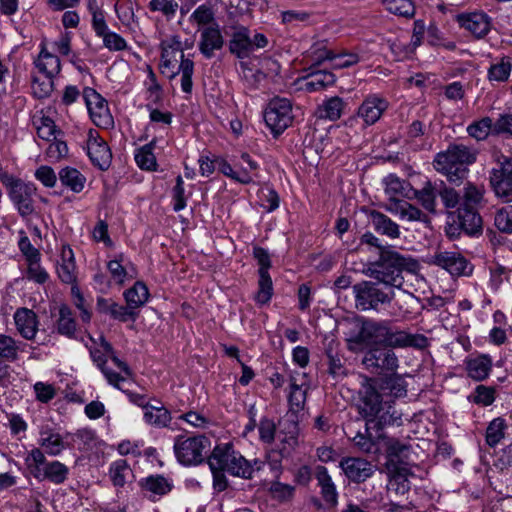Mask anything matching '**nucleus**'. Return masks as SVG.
<instances>
[{"mask_svg": "<svg viewBox=\"0 0 512 512\" xmlns=\"http://www.w3.org/2000/svg\"><path fill=\"white\" fill-rule=\"evenodd\" d=\"M342 330L347 348L352 352H361L383 344L394 347L395 331L390 321L374 320L365 317L344 319L338 324Z\"/></svg>", "mask_w": 512, "mask_h": 512, "instance_id": "1", "label": "nucleus"}, {"mask_svg": "<svg viewBox=\"0 0 512 512\" xmlns=\"http://www.w3.org/2000/svg\"><path fill=\"white\" fill-rule=\"evenodd\" d=\"M420 268L418 261L397 251L395 247L383 249L378 259L369 263L366 275L385 285L400 289L404 283L403 273L416 274Z\"/></svg>", "mask_w": 512, "mask_h": 512, "instance_id": "2", "label": "nucleus"}, {"mask_svg": "<svg viewBox=\"0 0 512 512\" xmlns=\"http://www.w3.org/2000/svg\"><path fill=\"white\" fill-rule=\"evenodd\" d=\"M161 48V73L170 79L180 74L181 89L184 93L190 94L193 87L194 63L185 58L180 37L171 36L163 40Z\"/></svg>", "mask_w": 512, "mask_h": 512, "instance_id": "3", "label": "nucleus"}, {"mask_svg": "<svg viewBox=\"0 0 512 512\" xmlns=\"http://www.w3.org/2000/svg\"><path fill=\"white\" fill-rule=\"evenodd\" d=\"M208 463L211 470H223L242 479H252L254 473L262 470L265 465L259 459L247 460L231 443L217 445L209 456Z\"/></svg>", "mask_w": 512, "mask_h": 512, "instance_id": "4", "label": "nucleus"}, {"mask_svg": "<svg viewBox=\"0 0 512 512\" xmlns=\"http://www.w3.org/2000/svg\"><path fill=\"white\" fill-rule=\"evenodd\" d=\"M208 463L211 470H223L242 479H252L254 473L262 470L265 465L259 459L247 460L231 443L217 445L209 456Z\"/></svg>", "mask_w": 512, "mask_h": 512, "instance_id": "5", "label": "nucleus"}, {"mask_svg": "<svg viewBox=\"0 0 512 512\" xmlns=\"http://www.w3.org/2000/svg\"><path fill=\"white\" fill-rule=\"evenodd\" d=\"M475 161L476 152L473 149L463 144H451L446 151L436 155L433 165L450 183L459 185L467 177L468 165Z\"/></svg>", "mask_w": 512, "mask_h": 512, "instance_id": "6", "label": "nucleus"}, {"mask_svg": "<svg viewBox=\"0 0 512 512\" xmlns=\"http://www.w3.org/2000/svg\"><path fill=\"white\" fill-rule=\"evenodd\" d=\"M25 464L30 474L38 481H48L55 485L63 484L69 477L70 469L59 460H48L40 448H32Z\"/></svg>", "mask_w": 512, "mask_h": 512, "instance_id": "7", "label": "nucleus"}, {"mask_svg": "<svg viewBox=\"0 0 512 512\" xmlns=\"http://www.w3.org/2000/svg\"><path fill=\"white\" fill-rule=\"evenodd\" d=\"M298 440V424L294 419H282L279 422V432L277 434V442L267 452V463L278 477L282 469V461L287 458L294 447L297 445Z\"/></svg>", "mask_w": 512, "mask_h": 512, "instance_id": "8", "label": "nucleus"}, {"mask_svg": "<svg viewBox=\"0 0 512 512\" xmlns=\"http://www.w3.org/2000/svg\"><path fill=\"white\" fill-rule=\"evenodd\" d=\"M409 448L410 446L398 440H391L387 448L386 469L390 483L397 484L396 491L402 494L409 491L408 477L413 475L406 461Z\"/></svg>", "mask_w": 512, "mask_h": 512, "instance_id": "9", "label": "nucleus"}, {"mask_svg": "<svg viewBox=\"0 0 512 512\" xmlns=\"http://www.w3.org/2000/svg\"><path fill=\"white\" fill-rule=\"evenodd\" d=\"M0 181L5 186L10 201L21 217L25 218L34 213V196L37 188L33 183L25 182L7 172L0 173Z\"/></svg>", "mask_w": 512, "mask_h": 512, "instance_id": "10", "label": "nucleus"}, {"mask_svg": "<svg viewBox=\"0 0 512 512\" xmlns=\"http://www.w3.org/2000/svg\"><path fill=\"white\" fill-rule=\"evenodd\" d=\"M356 307L359 310H377L379 305L388 304L394 297V290L379 280L362 281L353 286Z\"/></svg>", "mask_w": 512, "mask_h": 512, "instance_id": "11", "label": "nucleus"}, {"mask_svg": "<svg viewBox=\"0 0 512 512\" xmlns=\"http://www.w3.org/2000/svg\"><path fill=\"white\" fill-rule=\"evenodd\" d=\"M210 446L209 438L204 435H179L175 438L173 449L179 463L192 466L200 464L205 459Z\"/></svg>", "mask_w": 512, "mask_h": 512, "instance_id": "12", "label": "nucleus"}, {"mask_svg": "<svg viewBox=\"0 0 512 512\" xmlns=\"http://www.w3.org/2000/svg\"><path fill=\"white\" fill-rule=\"evenodd\" d=\"M269 45L267 36L256 32L251 36V31L243 25L232 27V34L229 40V52L238 59L248 58L255 50L266 48Z\"/></svg>", "mask_w": 512, "mask_h": 512, "instance_id": "13", "label": "nucleus"}, {"mask_svg": "<svg viewBox=\"0 0 512 512\" xmlns=\"http://www.w3.org/2000/svg\"><path fill=\"white\" fill-rule=\"evenodd\" d=\"M395 347L390 345H380L366 350L362 364L371 373L377 375H388L397 372L399 360L394 352Z\"/></svg>", "mask_w": 512, "mask_h": 512, "instance_id": "14", "label": "nucleus"}, {"mask_svg": "<svg viewBox=\"0 0 512 512\" xmlns=\"http://www.w3.org/2000/svg\"><path fill=\"white\" fill-rule=\"evenodd\" d=\"M264 120L274 136L280 135L292 121V104L286 98H273L264 112Z\"/></svg>", "mask_w": 512, "mask_h": 512, "instance_id": "15", "label": "nucleus"}, {"mask_svg": "<svg viewBox=\"0 0 512 512\" xmlns=\"http://www.w3.org/2000/svg\"><path fill=\"white\" fill-rule=\"evenodd\" d=\"M83 98L93 123L103 129L114 126V119L110 113L107 101L93 88L83 90Z\"/></svg>", "mask_w": 512, "mask_h": 512, "instance_id": "16", "label": "nucleus"}, {"mask_svg": "<svg viewBox=\"0 0 512 512\" xmlns=\"http://www.w3.org/2000/svg\"><path fill=\"white\" fill-rule=\"evenodd\" d=\"M431 263L448 271L452 276H468L472 272L469 261L457 251H441L435 253Z\"/></svg>", "mask_w": 512, "mask_h": 512, "instance_id": "17", "label": "nucleus"}, {"mask_svg": "<svg viewBox=\"0 0 512 512\" xmlns=\"http://www.w3.org/2000/svg\"><path fill=\"white\" fill-rule=\"evenodd\" d=\"M490 183L498 198L512 202V159H506L500 169H493Z\"/></svg>", "mask_w": 512, "mask_h": 512, "instance_id": "18", "label": "nucleus"}, {"mask_svg": "<svg viewBox=\"0 0 512 512\" xmlns=\"http://www.w3.org/2000/svg\"><path fill=\"white\" fill-rule=\"evenodd\" d=\"M455 21L478 39L485 37L491 29V18L483 11L457 14Z\"/></svg>", "mask_w": 512, "mask_h": 512, "instance_id": "19", "label": "nucleus"}, {"mask_svg": "<svg viewBox=\"0 0 512 512\" xmlns=\"http://www.w3.org/2000/svg\"><path fill=\"white\" fill-rule=\"evenodd\" d=\"M38 435V448L44 452L45 456H59L67 448L64 437L57 429L48 424L40 427Z\"/></svg>", "mask_w": 512, "mask_h": 512, "instance_id": "20", "label": "nucleus"}, {"mask_svg": "<svg viewBox=\"0 0 512 512\" xmlns=\"http://www.w3.org/2000/svg\"><path fill=\"white\" fill-rule=\"evenodd\" d=\"M87 154L91 162L101 170L108 169L111 163V151L107 143L96 131H90L87 140Z\"/></svg>", "mask_w": 512, "mask_h": 512, "instance_id": "21", "label": "nucleus"}, {"mask_svg": "<svg viewBox=\"0 0 512 512\" xmlns=\"http://www.w3.org/2000/svg\"><path fill=\"white\" fill-rule=\"evenodd\" d=\"M139 486L147 498L157 501L172 490L173 481L163 475L153 474L140 479Z\"/></svg>", "mask_w": 512, "mask_h": 512, "instance_id": "22", "label": "nucleus"}, {"mask_svg": "<svg viewBox=\"0 0 512 512\" xmlns=\"http://www.w3.org/2000/svg\"><path fill=\"white\" fill-rule=\"evenodd\" d=\"M33 64L44 76L56 77L61 72L60 59L48 50L46 39L39 43V54L34 58Z\"/></svg>", "mask_w": 512, "mask_h": 512, "instance_id": "23", "label": "nucleus"}, {"mask_svg": "<svg viewBox=\"0 0 512 512\" xmlns=\"http://www.w3.org/2000/svg\"><path fill=\"white\" fill-rule=\"evenodd\" d=\"M18 333L26 340H33L38 332L39 321L36 313L28 308H18L13 316Z\"/></svg>", "mask_w": 512, "mask_h": 512, "instance_id": "24", "label": "nucleus"}, {"mask_svg": "<svg viewBox=\"0 0 512 512\" xmlns=\"http://www.w3.org/2000/svg\"><path fill=\"white\" fill-rule=\"evenodd\" d=\"M345 475L353 482L361 483L369 478L374 470L370 462L362 458H347L340 462Z\"/></svg>", "mask_w": 512, "mask_h": 512, "instance_id": "25", "label": "nucleus"}, {"mask_svg": "<svg viewBox=\"0 0 512 512\" xmlns=\"http://www.w3.org/2000/svg\"><path fill=\"white\" fill-rule=\"evenodd\" d=\"M57 274L61 282L65 284L77 285V267L74 258V252L68 245L61 248V259L57 265Z\"/></svg>", "mask_w": 512, "mask_h": 512, "instance_id": "26", "label": "nucleus"}, {"mask_svg": "<svg viewBox=\"0 0 512 512\" xmlns=\"http://www.w3.org/2000/svg\"><path fill=\"white\" fill-rule=\"evenodd\" d=\"M224 39L218 25L204 28L200 34L199 50L206 57L211 58L216 50L223 47Z\"/></svg>", "mask_w": 512, "mask_h": 512, "instance_id": "27", "label": "nucleus"}, {"mask_svg": "<svg viewBox=\"0 0 512 512\" xmlns=\"http://www.w3.org/2000/svg\"><path fill=\"white\" fill-rule=\"evenodd\" d=\"M359 62V56L355 53H348L342 49L333 50L322 45V65L328 63L331 68L342 69L355 65Z\"/></svg>", "mask_w": 512, "mask_h": 512, "instance_id": "28", "label": "nucleus"}, {"mask_svg": "<svg viewBox=\"0 0 512 512\" xmlns=\"http://www.w3.org/2000/svg\"><path fill=\"white\" fill-rule=\"evenodd\" d=\"M459 226L469 236L480 235L483 231V220L473 207L458 208Z\"/></svg>", "mask_w": 512, "mask_h": 512, "instance_id": "29", "label": "nucleus"}, {"mask_svg": "<svg viewBox=\"0 0 512 512\" xmlns=\"http://www.w3.org/2000/svg\"><path fill=\"white\" fill-rule=\"evenodd\" d=\"M387 107L386 100L377 96H369L359 107L358 115L364 119L366 124L371 125L379 120Z\"/></svg>", "mask_w": 512, "mask_h": 512, "instance_id": "30", "label": "nucleus"}, {"mask_svg": "<svg viewBox=\"0 0 512 512\" xmlns=\"http://www.w3.org/2000/svg\"><path fill=\"white\" fill-rule=\"evenodd\" d=\"M94 343L97 345V347L90 348V356L93 362L104 374L109 384L113 385L114 387L120 388V382L124 381L125 378L120 374L110 371L105 367L108 356L104 349L101 347L100 337L98 338V341L94 340Z\"/></svg>", "mask_w": 512, "mask_h": 512, "instance_id": "31", "label": "nucleus"}, {"mask_svg": "<svg viewBox=\"0 0 512 512\" xmlns=\"http://www.w3.org/2000/svg\"><path fill=\"white\" fill-rule=\"evenodd\" d=\"M492 368V359L490 356L482 354L470 357L466 361V370L470 378L476 381L486 379Z\"/></svg>", "mask_w": 512, "mask_h": 512, "instance_id": "32", "label": "nucleus"}, {"mask_svg": "<svg viewBox=\"0 0 512 512\" xmlns=\"http://www.w3.org/2000/svg\"><path fill=\"white\" fill-rule=\"evenodd\" d=\"M369 222L375 231L382 235H386L390 238H398L400 236L398 224L381 212L371 210L369 212Z\"/></svg>", "mask_w": 512, "mask_h": 512, "instance_id": "33", "label": "nucleus"}, {"mask_svg": "<svg viewBox=\"0 0 512 512\" xmlns=\"http://www.w3.org/2000/svg\"><path fill=\"white\" fill-rule=\"evenodd\" d=\"M115 12L123 26L131 32H136L139 28V21L135 15V4L132 0H117Z\"/></svg>", "mask_w": 512, "mask_h": 512, "instance_id": "34", "label": "nucleus"}, {"mask_svg": "<svg viewBox=\"0 0 512 512\" xmlns=\"http://www.w3.org/2000/svg\"><path fill=\"white\" fill-rule=\"evenodd\" d=\"M159 405L151 404L143 413V419L146 424L156 428H166L172 421L171 412L160 402Z\"/></svg>", "mask_w": 512, "mask_h": 512, "instance_id": "35", "label": "nucleus"}, {"mask_svg": "<svg viewBox=\"0 0 512 512\" xmlns=\"http://www.w3.org/2000/svg\"><path fill=\"white\" fill-rule=\"evenodd\" d=\"M109 478L117 488L124 487L134 477L133 471L125 459H117L109 466Z\"/></svg>", "mask_w": 512, "mask_h": 512, "instance_id": "36", "label": "nucleus"}, {"mask_svg": "<svg viewBox=\"0 0 512 512\" xmlns=\"http://www.w3.org/2000/svg\"><path fill=\"white\" fill-rule=\"evenodd\" d=\"M124 299L128 306L134 311L145 305L149 299V290L142 281H137L134 285L123 293Z\"/></svg>", "mask_w": 512, "mask_h": 512, "instance_id": "37", "label": "nucleus"}, {"mask_svg": "<svg viewBox=\"0 0 512 512\" xmlns=\"http://www.w3.org/2000/svg\"><path fill=\"white\" fill-rule=\"evenodd\" d=\"M415 199L421 206L429 213L435 214L436 210V197L438 195V185L431 181H426L421 189L414 190Z\"/></svg>", "mask_w": 512, "mask_h": 512, "instance_id": "38", "label": "nucleus"}, {"mask_svg": "<svg viewBox=\"0 0 512 512\" xmlns=\"http://www.w3.org/2000/svg\"><path fill=\"white\" fill-rule=\"evenodd\" d=\"M156 140L153 139L149 143L137 148L134 152V159L137 166L141 170L156 171L157 160L154 155Z\"/></svg>", "mask_w": 512, "mask_h": 512, "instance_id": "39", "label": "nucleus"}, {"mask_svg": "<svg viewBox=\"0 0 512 512\" xmlns=\"http://www.w3.org/2000/svg\"><path fill=\"white\" fill-rule=\"evenodd\" d=\"M33 126L37 130V135L45 141L56 140L57 134L60 133L54 121L43 111L37 112L33 116Z\"/></svg>", "mask_w": 512, "mask_h": 512, "instance_id": "40", "label": "nucleus"}, {"mask_svg": "<svg viewBox=\"0 0 512 512\" xmlns=\"http://www.w3.org/2000/svg\"><path fill=\"white\" fill-rule=\"evenodd\" d=\"M58 176L61 184L74 193H80L85 187L86 177L76 168L64 167Z\"/></svg>", "mask_w": 512, "mask_h": 512, "instance_id": "41", "label": "nucleus"}, {"mask_svg": "<svg viewBox=\"0 0 512 512\" xmlns=\"http://www.w3.org/2000/svg\"><path fill=\"white\" fill-rule=\"evenodd\" d=\"M383 410L382 397L375 390H369L362 399V403L359 406L360 414L366 419L373 418L377 413H381Z\"/></svg>", "mask_w": 512, "mask_h": 512, "instance_id": "42", "label": "nucleus"}, {"mask_svg": "<svg viewBox=\"0 0 512 512\" xmlns=\"http://www.w3.org/2000/svg\"><path fill=\"white\" fill-rule=\"evenodd\" d=\"M308 71L307 74L296 79L295 86L298 90L316 92L320 88V70L318 63L313 64Z\"/></svg>", "mask_w": 512, "mask_h": 512, "instance_id": "43", "label": "nucleus"}, {"mask_svg": "<svg viewBox=\"0 0 512 512\" xmlns=\"http://www.w3.org/2000/svg\"><path fill=\"white\" fill-rule=\"evenodd\" d=\"M495 123L492 118L486 116L478 121L472 122L467 127V133L477 141L485 140L489 135H493Z\"/></svg>", "mask_w": 512, "mask_h": 512, "instance_id": "44", "label": "nucleus"}, {"mask_svg": "<svg viewBox=\"0 0 512 512\" xmlns=\"http://www.w3.org/2000/svg\"><path fill=\"white\" fill-rule=\"evenodd\" d=\"M391 406H389L387 409L383 407V410L381 413H377L373 418H370L366 421L365 425V431H376L377 435L376 437L380 438L382 435L379 433L381 430H383L384 427L387 425L393 424V422L397 419V417L394 416V412H390Z\"/></svg>", "mask_w": 512, "mask_h": 512, "instance_id": "45", "label": "nucleus"}, {"mask_svg": "<svg viewBox=\"0 0 512 512\" xmlns=\"http://www.w3.org/2000/svg\"><path fill=\"white\" fill-rule=\"evenodd\" d=\"M290 392L288 396V401L291 407V413L287 414L284 419H294L296 421L295 413L300 411L303 408L306 391L295 382L290 379Z\"/></svg>", "mask_w": 512, "mask_h": 512, "instance_id": "46", "label": "nucleus"}, {"mask_svg": "<svg viewBox=\"0 0 512 512\" xmlns=\"http://www.w3.org/2000/svg\"><path fill=\"white\" fill-rule=\"evenodd\" d=\"M54 78L50 76H32L31 89L34 97L38 99L48 98L54 90Z\"/></svg>", "mask_w": 512, "mask_h": 512, "instance_id": "47", "label": "nucleus"}, {"mask_svg": "<svg viewBox=\"0 0 512 512\" xmlns=\"http://www.w3.org/2000/svg\"><path fill=\"white\" fill-rule=\"evenodd\" d=\"M57 331L61 335L73 338L76 332V322L71 310L67 306L59 309V318L57 320Z\"/></svg>", "mask_w": 512, "mask_h": 512, "instance_id": "48", "label": "nucleus"}, {"mask_svg": "<svg viewBox=\"0 0 512 512\" xmlns=\"http://www.w3.org/2000/svg\"><path fill=\"white\" fill-rule=\"evenodd\" d=\"M427 346V338L421 334H409L402 330L395 331L394 347H416L424 348Z\"/></svg>", "mask_w": 512, "mask_h": 512, "instance_id": "49", "label": "nucleus"}, {"mask_svg": "<svg viewBox=\"0 0 512 512\" xmlns=\"http://www.w3.org/2000/svg\"><path fill=\"white\" fill-rule=\"evenodd\" d=\"M382 3L394 15L412 18L415 14V6L411 0H382Z\"/></svg>", "mask_w": 512, "mask_h": 512, "instance_id": "50", "label": "nucleus"}, {"mask_svg": "<svg viewBox=\"0 0 512 512\" xmlns=\"http://www.w3.org/2000/svg\"><path fill=\"white\" fill-rule=\"evenodd\" d=\"M512 71V62L510 57H502L499 62L490 66L488 70V79L490 81L504 82Z\"/></svg>", "mask_w": 512, "mask_h": 512, "instance_id": "51", "label": "nucleus"}, {"mask_svg": "<svg viewBox=\"0 0 512 512\" xmlns=\"http://www.w3.org/2000/svg\"><path fill=\"white\" fill-rule=\"evenodd\" d=\"M234 167L236 169V172L245 171L247 176L250 178L247 184H250L254 181L255 177L257 176V171L259 169V164L252 159V157L246 153L243 152L239 159L234 157Z\"/></svg>", "mask_w": 512, "mask_h": 512, "instance_id": "52", "label": "nucleus"}, {"mask_svg": "<svg viewBox=\"0 0 512 512\" xmlns=\"http://www.w3.org/2000/svg\"><path fill=\"white\" fill-rule=\"evenodd\" d=\"M21 351V343L16 341L13 337L5 334H0V358L14 361Z\"/></svg>", "mask_w": 512, "mask_h": 512, "instance_id": "53", "label": "nucleus"}, {"mask_svg": "<svg viewBox=\"0 0 512 512\" xmlns=\"http://www.w3.org/2000/svg\"><path fill=\"white\" fill-rule=\"evenodd\" d=\"M322 499L325 501L327 508H334L338 502L335 484L324 467H322Z\"/></svg>", "mask_w": 512, "mask_h": 512, "instance_id": "54", "label": "nucleus"}, {"mask_svg": "<svg viewBox=\"0 0 512 512\" xmlns=\"http://www.w3.org/2000/svg\"><path fill=\"white\" fill-rule=\"evenodd\" d=\"M345 105L343 99L338 96L328 98L322 104V112H324L322 118L324 117L331 121L338 120L342 115Z\"/></svg>", "mask_w": 512, "mask_h": 512, "instance_id": "55", "label": "nucleus"}, {"mask_svg": "<svg viewBox=\"0 0 512 512\" xmlns=\"http://www.w3.org/2000/svg\"><path fill=\"white\" fill-rule=\"evenodd\" d=\"M40 261L41 258L27 261L26 278L36 284L42 285L49 280L50 276L46 269L41 265Z\"/></svg>", "mask_w": 512, "mask_h": 512, "instance_id": "56", "label": "nucleus"}, {"mask_svg": "<svg viewBox=\"0 0 512 512\" xmlns=\"http://www.w3.org/2000/svg\"><path fill=\"white\" fill-rule=\"evenodd\" d=\"M506 423L502 418L493 419L486 429V442L490 447L496 446L505 435Z\"/></svg>", "mask_w": 512, "mask_h": 512, "instance_id": "57", "label": "nucleus"}, {"mask_svg": "<svg viewBox=\"0 0 512 512\" xmlns=\"http://www.w3.org/2000/svg\"><path fill=\"white\" fill-rule=\"evenodd\" d=\"M396 209L400 217L408 221H420L424 223L429 221L425 213L407 201L398 202Z\"/></svg>", "mask_w": 512, "mask_h": 512, "instance_id": "58", "label": "nucleus"}, {"mask_svg": "<svg viewBox=\"0 0 512 512\" xmlns=\"http://www.w3.org/2000/svg\"><path fill=\"white\" fill-rule=\"evenodd\" d=\"M273 295V284L269 274L259 275L258 291L255 300L258 304L264 305L270 302Z\"/></svg>", "mask_w": 512, "mask_h": 512, "instance_id": "59", "label": "nucleus"}, {"mask_svg": "<svg viewBox=\"0 0 512 512\" xmlns=\"http://www.w3.org/2000/svg\"><path fill=\"white\" fill-rule=\"evenodd\" d=\"M216 164L219 172H221L226 177L234 180L235 182L246 185L250 179L245 173V171L236 172L234 163L231 164L225 159H216Z\"/></svg>", "mask_w": 512, "mask_h": 512, "instance_id": "60", "label": "nucleus"}, {"mask_svg": "<svg viewBox=\"0 0 512 512\" xmlns=\"http://www.w3.org/2000/svg\"><path fill=\"white\" fill-rule=\"evenodd\" d=\"M497 229L506 234H512V205L499 209L494 217Z\"/></svg>", "mask_w": 512, "mask_h": 512, "instance_id": "61", "label": "nucleus"}, {"mask_svg": "<svg viewBox=\"0 0 512 512\" xmlns=\"http://www.w3.org/2000/svg\"><path fill=\"white\" fill-rule=\"evenodd\" d=\"M7 419V427L9 428L11 435L16 437L18 440L25 438L28 430V424L25 419L20 414L16 413L8 414Z\"/></svg>", "mask_w": 512, "mask_h": 512, "instance_id": "62", "label": "nucleus"}, {"mask_svg": "<svg viewBox=\"0 0 512 512\" xmlns=\"http://www.w3.org/2000/svg\"><path fill=\"white\" fill-rule=\"evenodd\" d=\"M259 439L266 444H271L274 440L277 441V434L279 429L273 420L263 417L258 424Z\"/></svg>", "mask_w": 512, "mask_h": 512, "instance_id": "63", "label": "nucleus"}, {"mask_svg": "<svg viewBox=\"0 0 512 512\" xmlns=\"http://www.w3.org/2000/svg\"><path fill=\"white\" fill-rule=\"evenodd\" d=\"M438 195L448 209L455 208L460 203V194L455 189L447 187L443 181L438 185Z\"/></svg>", "mask_w": 512, "mask_h": 512, "instance_id": "64", "label": "nucleus"}]
</instances>
